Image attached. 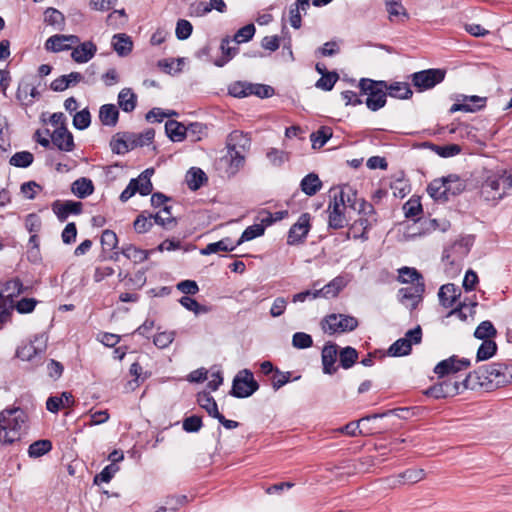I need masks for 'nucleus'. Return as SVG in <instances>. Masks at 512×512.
Segmentation results:
<instances>
[{
  "instance_id": "1",
  "label": "nucleus",
  "mask_w": 512,
  "mask_h": 512,
  "mask_svg": "<svg viewBox=\"0 0 512 512\" xmlns=\"http://www.w3.org/2000/svg\"><path fill=\"white\" fill-rule=\"evenodd\" d=\"M466 387L471 390L484 388L492 390L512 384V366L504 363H492L480 367L465 377Z\"/></svg>"
},
{
  "instance_id": "2",
  "label": "nucleus",
  "mask_w": 512,
  "mask_h": 512,
  "mask_svg": "<svg viewBox=\"0 0 512 512\" xmlns=\"http://www.w3.org/2000/svg\"><path fill=\"white\" fill-rule=\"evenodd\" d=\"M27 420L26 412L19 407L2 410L0 412V443L10 445L20 440Z\"/></svg>"
},
{
  "instance_id": "3",
  "label": "nucleus",
  "mask_w": 512,
  "mask_h": 512,
  "mask_svg": "<svg viewBox=\"0 0 512 512\" xmlns=\"http://www.w3.org/2000/svg\"><path fill=\"white\" fill-rule=\"evenodd\" d=\"M351 195L355 196V191L349 185H344L339 193L335 194L333 202L328 207L330 228L341 229L347 224L345 210L351 201Z\"/></svg>"
},
{
  "instance_id": "4",
  "label": "nucleus",
  "mask_w": 512,
  "mask_h": 512,
  "mask_svg": "<svg viewBox=\"0 0 512 512\" xmlns=\"http://www.w3.org/2000/svg\"><path fill=\"white\" fill-rule=\"evenodd\" d=\"M386 81H374L371 79H361L359 82V88L362 93L367 95L366 105L372 111H377L385 106L387 92Z\"/></svg>"
},
{
  "instance_id": "5",
  "label": "nucleus",
  "mask_w": 512,
  "mask_h": 512,
  "mask_svg": "<svg viewBox=\"0 0 512 512\" xmlns=\"http://www.w3.org/2000/svg\"><path fill=\"white\" fill-rule=\"evenodd\" d=\"M321 326L325 333H344L355 330L358 326V320L349 315L330 314L322 320Z\"/></svg>"
},
{
  "instance_id": "6",
  "label": "nucleus",
  "mask_w": 512,
  "mask_h": 512,
  "mask_svg": "<svg viewBox=\"0 0 512 512\" xmlns=\"http://www.w3.org/2000/svg\"><path fill=\"white\" fill-rule=\"evenodd\" d=\"M153 172V169H146L138 176V178L131 179L127 187L120 194V200L122 202H126L137 192L142 196L149 195L153 189V185L150 180Z\"/></svg>"
},
{
  "instance_id": "7",
  "label": "nucleus",
  "mask_w": 512,
  "mask_h": 512,
  "mask_svg": "<svg viewBox=\"0 0 512 512\" xmlns=\"http://www.w3.org/2000/svg\"><path fill=\"white\" fill-rule=\"evenodd\" d=\"M422 329L418 325L415 328L408 330L403 338L396 340L388 349L391 356L399 357L409 355L412 350V345L421 343Z\"/></svg>"
},
{
  "instance_id": "8",
  "label": "nucleus",
  "mask_w": 512,
  "mask_h": 512,
  "mask_svg": "<svg viewBox=\"0 0 512 512\" xmlns=\"http://www.w3.org/2000/svg\"><path fill=\"white\" fill-rule=\"evenodd\" d=\"M465 384V378L462 381H458L455 377H449L431 386L426 391V394L436 399L453 397L465 389H470Z\"/></svg>"
},
{
  "instance_id": "9",
  "label": "nucleus",
  "mask_w": 512,
  "mask_h": 512,
  "mask_svg": "<svg viewBox=\"0 0 512 512\" xmlns=\"http://www.w3.org/2000/svg\"><path fill=\"white\" fill-rule=\"evenodd\" d=\"M259 388L251 371L244 369L240 371L233 380L231 395L236 398L251 396Z\"/></svg>"
},
{
  "instance_id": "10",
  "label": "nucleus",
  "mask_w": 512,
  "mask_h": 512,
  "mask_svg": "<svg viewBox=\"0 0 512 512\" xmlns=\"http://www.w3.org/2000/svg\"><path fill=\"white\" fill-rule=\"evenodd\" d=\"M445 74V70L442 69L422 70L413 73L411 75V81L414 87L419 91H425L441 83L445 78Z\"/></svg>"
},
{
  "instance_id": "11",
  "label": "nucleus",
  "mask_w": 512,
  "mask_h": 512,
  "mask_svg": "<svg viewBox=\"0 0 512 512\" xmlns=\"http://www.w3.org/2000/svg\"><path fill=\"white\" fill-rule=\"evenodd\" d=\"M470 366V360L467 358H459L453 355L445 360L440 361L434 368V373L439 378L454 375L459 371L465 370Z\"/></svg>"
},
{
  "instance_id": "12",
  "label": "nucleus",
  "mask_w": 512,
  "mask_h": 512,
  "mask_svg": "<svg viewBox=\"0 0 512 512\" xmlns=\"http://www.w3.org/2000/svg\"><path fill=\"white\" fill-rule=\"evenodd\" d=\"M512 178L511 176L500 175L489 177L483 184V193L487 194L493 199L502 198L506 190L511 188Z\"/></svg>"
},
{
  "instance_id": "13",
  "label": "nucleus",
  "mask_w": 512,
  "mask_h": 512,
  "mask_svg": "<svg viewBox=\"0 0 512 512\" xmlns=\"http://www.w3.org/2000/svg\"><path fill=\"white\" fill-rule=\"evenodd\" d=\"M472 241L470 238H461L444 250L443 258L452 265H459L469 254Z\"/></svg>"
},
{
  "instance_id": "14",
  "label": "nucleus",
  "mask_w": 512,
  "mask_h": 512,
  "mask_svg": "<svg viewBox=\"0 0 512 512\" xmlns=\"http://www.w3.org/2000/svg\"><path fill=\"white\" fill-rule=\"evenodd\" d=\"M424 291V283H415L413 285L401 288L398 292L399 301L406 308L414 310L421 302Z\"/></svg>"
},
{
  "instance_id": "15",
  "label": "nucleus",
  "mask_w": 512,
  "mask_h": 512,
  "mask_svg": "<svg viewBox=\"0 0 512 512\" xmlns=\"http://www.w3.org/2000/svg\"><path fill=\"white\" fill-rule=\"evenodd\" d=\"M46 343L47 338L45 335L36 336L33 341L18 348L17 357L23 361H32L46 350Z\"/></svg>"
},
{
  "instance_id": "16",
  "label": "nucleus",
  "mask_w": 512,
  "mask_h": 512,
  "mask_svg": "<svg viewBox=\"0 0 512 512\" xmlns=\"http://www.w3.org/2000/svg\"><path fill=\"white\" fill-rule=\"evenodd\" d=\"M449 181H457L456 174H450L445 177L434 179L427 186V193L431 198L436 201L446 202L449 199V188H446V183Z\"/></svg>"
},
{
  "instance_id": "17",
  "label": "nucleus",
  "mask_w": 512,
  "mask_h": 512,
  "mask_svg": "<svg viewBox=\"0 0 512 512\" xmlns=\"http://www.w3.org/2000/svg\"><path fill=\"white\" fill-rule=\"evenodd\" d=\"M310 214L303 213L298 221L293 224L288 232L287 243L294 245L302 242L310 230Z\"/></svg>"
},
{
  "instance_id": "18",
  "label": "nucleus",
  "mask_w": 512,
  "mask_h": 512,
  "mask_svg": "<svg viewBox=\"0 0 512 512\" xmlns=\"http://www.w3.org/2000/svg\"><path fill=\"white\" fill-rule=\"evenodd\" d=\"M82 203L72 200H56L51 208L58 220L64 222L71 214L79 215L82 212Z\"/></svg>"
},
{
  "instance_id": "19",
  "label": "nucleus",
  "mask_w": 512,
  "mask_h": 512,
  "mask_svg": "<svg viewBox=\"0 0 512 512\" xmlns=\"http://www.w3.org/2000/svg\"><path fill=\"white\" fill-rule=\"evenodd\" d=\"M52 143L61 151L70 152L74 149L73 135L65 126H60L51 134Z\"/></svg>"
},
{
  "instance_id": "20",
  "label": "nucleus",
  "mask_w": 512,
  "mask_h": 512,
  "mask_svg": "<svg viewBox=\"0 0 512 512\" xmlns=\"http://www.w3.org/2000/svg\"><path fill=\"white\" fill-rule=\"evenodd\" d=\"M460 295V288L453 283L442 285L438 292L439 301L445 308L455 305Z\"/></svg>"
},
{
  "instance_id": "21",
  "label": "nucleus",
  "mask_w": 512,
  "mask_h": 512,
  "mask_svg": "<svg viewBox=\"0 0 512 512\" xmlns=\"http://www.w3.org/2000/svg\"><path fill=\"white\" fill-rule=\"evenodd\" d=\"M96 52V45L92 41H86L73 49L71 57L77 63H86L94 57Z\"/></svg>"
},
{
  "instance_id": "22",
  "label": "nucleus",
  "mask_w": 512,
  "mask_h": 512,
  "mask_svg": "<svg viewBox=\"0 0 512 512\" xmlns=\"http://www.w3.org/2000/svg\"><path fill=\"white\" fill-rule=\"evenodd\" d=\"M337 345L327 343L322 349V364L325 374H333L336 372L335 362L337 359Z\"/></svg>"
},
{
  "instance_id": "23",
  "label": "nucleus",
  "mask_w": 512,
  "mask_h": 512,
  "mask_svg": "<svg viewBox=\"0 0 512 512\" xmlns=\"http://www.w3.org/2000/svg\"><path fill=\"white\" fill-rule=\"evenodd\" d=\"M345 286V279L341 276H338L323 286L321 289L314 290L313 298H318L320 296L325 298L335 297Z\"/></svg>"
},
{
  "instance_id": "24",
  "label": "nucleus",
  "mask_w": 512,
  "mask_h": 512,
  "mask_svg": "<svg viewBox=\"0 0 512 512\" xmlns=\"http://www.w3.org/2000/svg\"><path fill=\"white\" fill-rule=\"evenodd\" d=\"M83 80V75L79 72H71L68 75H62L56 79H54L51 84L50 88L53 91L56 92H62L66 90L70 86H74L77 83L81 82Z\"/></svg>"
},
{
  "instance_id": "25",
  "label": "nucleus",
  "mask_w": 512,
  "mask_h": 512,
  "mask_svg": "<svg viewBox=\"0 0 512 512\" xmlns=\"http://www.w3.org/2000/svg\"><path fill=\"white\" fill-rule=\"evenodd\" d=\"M74 397L70 392H63L60 396H51L47 399L46 408L52 413H57L61 408L71 407Z\"/></svg>"
},
{
  "instance_id": "26",
  "label": "nucleus",
  "mask_w": 512,
  "mask_h": 512,
  "mask_svg": "<svg viewBox=\"0 0 512 512\" xmlns=\"http://www.w3.org/2000/svg\"><path fill=\"white\" fill-rule=\"evenodd\" d=\"M119 119V111L114 104H104L99 110V120L104 126L114 127Z\"/></svg>"
},
{
  "instance_id": "27",
  "label": "nucleus",
  "mask_w": 512,
  "mask_h": 512,
  "mask_svg": "<svg viewBox=\"0 0 512 512\" xmlns=\"http://www.w3.org/2000/svg\"><path fill=\"white\" fill-rule=\"evenodd\" d=\"M112 46L119 56L124 57L132 51L133 42L127 34L119 33L113 36Z\"/></svg>"
},
{
  "instance_id": "28",
  "label": "nucleus",
  "mask_w": 512,
  "mask_h": 512,
  "mask_svg": "<svg viewBox=\"0 0 512 512\" xmlns=\"http://www.w3.org/2000/svg\"><path fill=\"white\" fill-rule=\"evenodd\" d=\"M392 412L393 411H387V412L382 413V414H373V415H370V416H365V417L361 418L360 420H358L357 422H355V421L349 422L345 426L341 427L339 429V431L341 433H344V434H347L349 436L355 437V436H357L359 434H363V431L361 429H359L360 424H363L364 422H367L370 419H376V418L385 417V416L388 415V413H392Z\"/></svg>"
},
{
  "instance_id": "29",
  "label": "nucleus",
  "mask_w": 512,
  "mask_h": 512,
  "mask_svg": "<svg viewBox=\"0 0 512 512\" xmlns=\"http://www.w3.org/2000/svg\"><path fill=\"white\" fill-rule=\"evenodd\" d=\"M249 146V139L238 130L232 131L226 140V147L228 152L236 151V150H244Z\"/></svg>"
},
{
  "instance_id": "30",
  "label": "nucleus",
  "mask_w": 512,
  "mask_h": 512,
  "mask_svg": "<svg viewBox=\"0 0 512 512\" xmlns=\"http://www.w3.org/2000/svg\"><path fill=\"white\" fill-rule=\"evenodd\" d=\"M385 89L387 95L398 99H409L413 95L409 84L406 82L387 83V87H385Z\"/></svg>"
},
{
  "instance_id": "31",
  "label": "nucleus",
  "mask_w": 512,
  "mask_h": 512,
  "mask_svg": "<svg viewBox=\"0 0 512 512\" xmlns=\"http://www.w3.org/2000/svg\"><path fill=\"white\" fill-rule=\"evenodd\" d=\"M137 96L130 88H123L118 94V105L124 112H132L136 108Z\"/></svg>"
},
{
  "instance_id": "32",
  "label": "nucleus",
  "mask_w": 512,
  "mask_h": 512,
  "mask_svg": "<svg viewBox=\"0 0 512 512\" xmlns=\"http://www.w3.org/2000/svg\"><path fill=\"white\" fill-rule=\"evenodd\" d=\"M17 99L22 102L23 105H31L35 98L40 96V93L37 89L28 84V83H20L17 90Z\"/></svg>"
},
{
  "instance_id": "33",
  "label": "nucleus",
  "mask_w": 512,
  "mask_h": 512,
  "mask_svg": "<svg viewBox=\"0 0 512 512\" xmlns=\"http://www.w3.org/2000/svg\"><path fill=\"white\" fill-rule=\"evenodd\" d=\"M300 187L306 195L313 196L322 188V182L317 174L310 173L301 180Z\"/></svg>"
},
{
  "instance_id": "34",
  "label": "nucleus",
  "mask_w": 512,
  "mask_h": 512,
  "mask_svg": "<svg viewBox=\"0 0 512 512\" xmlns=\"http://www.w3.org/2000/svg\"><path fill=\"white\" fill-rule=\"evenodd\" d=\"M168 137L174 142H180L186 138V126L175 120H169L165 124Z\"/></svg>"
},
{
  "instance_id": "35",
  "label": "nucleus",
  "mask_w": 512,
  "mask_h": 512,
  "mask_svg": "<svg viewBox=\"0 0 512 512\" xmlns=\"http://www.w3.org/2000/svg\"><path fill=\"white\" fill-rule=\"evenodd\" d=\"M197 401L199 405L207 411L209 416L213 418L219 416L220 412L218 411L217 403L209 392H200L197 396Z\"/></svg>"
},
{
  "instance_id": "36",
  "label": "nucleus",
  "mask_w": 512,
  "mask_h": 512,
  "mask_svg": "<svg viewBox=\"0 0 512 512\" xmlns=\"http://www.w3.org/2000/svg\"><path fill=\"white\" fill-rule=\"evenodd\" d=\"M120 253L134 263L144 262L148 258L146 250H142L132 244L122 246Z\"/></svg>"
},
{
  "instance_id": "37",
  "label": "nucleus",
  "mask_w": 512,
  "mask_h": 512,
  "mask_svg": "<svg viewBox=\"0 0 512 512\" xmlns=\"http://www.w3.org/2000/svg\"><path fill=\"white\" fill-rule=\"evenodd\" d=\"M72 192L79 198H86L94 191L93 183L90 179L80 178L73 182Z\"/></svg>"
},
{
  "instance_id": "38",
  "label": "nucleus",
  "mask_w": 512,
  "mask_h": 512,
  "mask_svg": "<svg viewBox=\"0 0 512 512\" xmlns=\"http://www.w3.org/2000/svg\"><path fill=\"white\" fill-rule=\"evenodd\" d=\"M207 180L205 173L200 168H191L186 175V182L191 190H197Z\"/></svg>"
},
{
  "instance_id": "39",
  "label": "nucleus",
  "mask_w": 512,
  "mask_h": 512,
  "mask_svg": "<svg viewBox=\"0 0 512 512\" xmlns=\"http://www.w3.org/2000/svg\"><path fill=\"white\" fill-rule=\"evenodd\" d=\"M433 152L443 158H449L458 155L461 152V147L458 144H449L445 146H439L432 143H426Z\"/></svg>"
},
{
  "instance_id": "40",
  "label": "nucleus",
  "mask_w": 512,
  "mask_h": 512,
  "mask_svg": "<svg viewBox=\"0 0 512 512\" xmlns=\"http://www.w3.org/2000/svg\"><path fill=\"white\" fill-rule=\"evenodd\" d=\"M229 38H224L221 41L220 49L222 51V57L215 61V65L218 67L224 66L228 63L238 52V48L229 46Z\"/></svg>"
},
{
  "instance_id": "41",
  "label": "nucleus",
  "mask_w": 512,
  "mask_h": 512,
  "mask_svg": "<svg viewBox=\"0 0 512 512\" xmlns=\"http://www.w3.org/2000/svg\"><path fill=\"white\" fill-rule=\"evenodd\" d=\"M52 449L50 440L42 439L33 442L28 448V454L32 458H38L47 454Z\"/></svg>"
},
{
  "instance_id": "42",
  "label": "nucleus",
  "mask_w": 512,
  "mask_h": 512,
  "mask_svg": "<svg viewBox=\"0 0 512 512\" xmlns=\"http://www.w3.org/2000/svg\"><path fill=\"white\" fill-rule=\"evenodd\" d=\"M45 49L52 52H60L70 49V44L65 41V35H53L45 42Z\"/></svg>"
},
{
  "instance_id": "43",
  "label": "nucleus",
  "mask_w": 512,
  "mask_h": 512,
  "mask_svg": "<svg viewBox=\"0 0 512 512\" xmlns=\"http://www.w3.org/2000/svg\"><path fill=\"white\" fill-rule=\"evenodd\" d=\"M399 281L410 285L424 283L422 275L415 268L410 267L399 269Z\"/></svg>"
},
{
  "instance_id": "44",
  "label": "nucleus",
  "mask_w": 512,
  "mask_h": 512,
  "mask_svg": "<svg viewBox=\"0 0 512 512\" xmlns=\"http://www.w3.org/2000/svg\"><path fill=\"white\" fill-rule=\"evenodd\" d=\"M332 137V131L329 127H321L310 136L312 147L314 149L322 148L327 141Z\"/></svg>"
},
{
  "instance_id": "45",
  "label": "nucleus",
  "mask_w": 512,
  "mask_h": 512,
  "mask_svg": "<svg viewBox=\"0 0 512 512\" xmlns=\"http://www.w3.org/2000/svg\"><path fill=\"white\" fill-rule=\"evenodd\" d=\"M44 21L57 29H63L65 18L64 15L55 8H47L44 12Z\"/></svg>"
},
{
  "instance_id": "46",
  "label": "nucleus",
  "mask_w": 512,
  "mask_h": 512,
  "mask_svg": "<svg viewBox=\"0 0 512 512\" xmlns=\"http://www.w3.org/2000/svg\"><path fill=\"white\" fill-rule=\"evenodd\" d=\"M154 222L164 228L176 224V219L171 214V206L165 205L162 210L154 215Z\"/></svg>"
},
{
  "instance_id": "47",
  "label": "nucleus",
  "mask_w": 512,
  "mask_h": 512,
  "mask_svg": "<svg viewBox=\"0 0 512 512\" xmlns=\"http://www.w3.org/2000/svg\"><path fill=\"white\" fill-rule=\"evenodd\" d=\"M496 351H497V345L493 340H491V339L484 340L482 342V344L480 345V347L478 348L476 360L477 361L487 360V359L491 358L492 356H494Z\"/></svg>"
},
{
  "instance_id": "48",
  "label": "nucleus",
  "mask_w": 512,
  "mask_h": 512,
  "mask_svg": "<svg viewBox=\"0 0 512 512\" xmlns=\"http://www.w3.org/2000/svg\"><path fill=\"white\" fill-rule=\"evenodd\" d=\"M358 359V352L352 347H345L340 351L339 360L340 365L344 369L351 368Z\"/></svg>"
},
{
  "instance_id": "49",
  "label": "nucleus",
  "mask_w": 512,
  "mask_h": 512,
  "mask_svg": "<svg viewBox=\"0 0 512 512\" xmlns=\"http://www.w3.org/2000/svg\"><path fill=\"white\" fill-rule=\"evenodd\" d=\"M34 156L32 153L28 151H21L15 153L9 160L10 165L19 167V168H26L30 166L33 163Z\"/></svg>"
},
{
  "instance_id": "50",
  "label": "nucleus",
  "mask_w": 512,
  "mask_h": 512,
  "mask_svg": "<svg viewBox=\"0 0 512 512\" xmlns=\"http://www.w3.org/2000/svg\"><path fill=\"white\" fill-rule=\"evenodd\" d=\"M497 331L490 321L481 322L474 332V336L481 340H488L496 335Z\"/></svg>"
},
{
  "instance_id": "51",
  "label": "nucleus",
  "mask_w": 512,
  "mask_h": 512,
  "mask_svg": "<svg viewBox=\"0 0 512 512\" xmlns=\"http://www.w3.org/2000/svg\"><path fill=\"white\" fill-rule=\"evenodd\" d=\"M265 228L261 224H254L248 226L244 232L242 233L240 239L237 241L236 245H240L246 241L253 240L256 237L262 236L264 234Z\"/></svg>"
},
{
  "instance_id": "52",
  "label": "nucleus",
  "mask_w": 512,
  "mask_h": 512,
  "mask_svg": "<svg viewBox=\"0 0 512 512\" xmlns=\"http://www.w3.org/2000/svg\"><path fill=\"white\" fill-rule=\"evenodd\" d=\"M252 84L247 82H234L229 85L228 92L231 96L237 97V98H243L250 95V90Z\"/></svg>"
},
{
  "instance_id": "53",
  "label": "nucleus",
  "mask_w": 512,
  "mask_h": 512,
  "mask_svg": "<svg viewBox=\"0 0 512 512\" xmlns=\"http://www.w3.org/2000/svg\"><path fill=\"white\" fill-rule=\"evenodd\" d=\"M339 75L337 72L332 71L326 74H323L320 79L317 80L315 86L318 89L324 91H330L334 87L335 83L338 81Z\"/></svg>"
},
{
  "instance_id": "54",
  "label": "nucleus",
  "mask_w": 512,
  "mask_h": 512,
  "mask_svg": "<svg viewBox=\"0 0 512 512\" xmlns=\"http://www.w3.org/2000/svg\"><path fill=\"white\" fill-rule=\"evenodd\" d=\"M179 302L184 308L194 312L196 315L209 312V308L207 306L199 304L195 299L189 296L181 297Z\"/></svg>"
},
{
  "instance_id": "55",
  "label": "nucleus",
  "mask_w": 512,
  "mask_h": 512,
  "mask_svg": "<svg viewBox=\"0 0 512 512\" xmlns=\"http://www.w3.org/2000/svg\"><path fill=\"white\" fill-rule=\"evenodd\" d=\"M403 211L406 218H415L422 213V205L419 198H410L404 205Z\"/></svg>"
},
{
  "instance_id": "56",
  "label": "nucleus",
  "mask_w": 512,
  "mask_h": 512,
  "mask_svg": "<svg viewBox=\"0 0 512 512\" xmlns=\"http://www.w3.org/2000/svg\"><path fill=\"white\" fill-rule=\"evenodd\" d=\"M118 465L111 463L103 468V470L94 477V484L109 483L114 475L118 472Z\"/></svg>"
},
{
  "instance_id": "57",
  "label": "nucleus",
  "mask_w": 512,
  "mask_h": 512,
  "mask_svg": "<svg viewBox=\"0 0 512 512\" xmlns=\"http://www.w3.org/2000/svg\"><path fill=\"white\" fill-rule=\"evenodd\" d=\"M152 219L154 220L153 214H149L148 216L140 214L133 224L135 231L139 234L148 232L153 226Z\"/></svg>"
},
{
  "instance_id": "58",
  "label": "nucleus",
  "mask_w": 512,
  "mask_h": 512,
  "mask_svg": "<svg viewBox=\"0 0 512 512\" xmlns=\"http://www.w3.org/2000/svg\"><path fill=\"white\" fill-rule=\"evenodd\" d=\"M229 239H222L217 242L209 243L205 248L201 250V254L203 255H210L214 254L220 251H232L234 249V246L228 245Z\"/></svg>"
},
{
  "instance_id": "59",
  "label": "nucleus",
  "mask_w": 512,
  "mask_h": 512,
  "mask_svg": "<svg viewBox=\"0 0 512 512\" xmlns=\"http://www.w3.org/2000/svg\"><path fill=\"white\" fill-rule=\"evenodd\" d=\"M266 157L269 160L270 164L276 167L281 166L289 159L287 152L276 148H270L266 153Z\"/></svg>"
},
{
  "instance_id": "60",
  "label": "nucleus",
  "mask_w": 512,
  "mask_h": 512,
  "mask_svg": "<svg viewBox=\"0 0 512 512\" xmlns=\"http://www.w3.org/2000/svg\"><path fill=\"white\" fill-rule=\"evenodd\" d=\"M348 207L363 215H368L374 212V208L370 203L366 202L364 199H357L356 195H351V201L348 203Z\"/></svg>"
},
{
  "instance_id": "61",
  "label": "nucleus",
  "mask_w": 512,
  "mask_h": 512,
  "mask_svg": "<svg viewBox=\"0 0 512 512\" xmlns=\"http://www.w3.org/2000/svg\"><path fill=\"white\" fill-rule=\"evenodd\" d=\"M91 123V115L88 109L77 112L73 117V126L78 130H84Z\"/></svg>"
},
{
  "instance_id": "62",
  "label": "nucleus",
  "mask_w": 512,
  "mask_h": 512,
  "mask_svg": "<svg viewBox=\"0 0 512 512\" xmlns=\"http://www.w3.org/2000/svg\"><path fill=\"white\" fill-rule=\"evenodd\" d=\"M254 24H247L240 28L234 35V41L238 44L251 40L255 34Z\"/></svg>"
},
{
  "instance_id": "63",
  "label": "nucleus",
  "mask_w": 512,
  "mask_h": 512,
  "mask_svg": "<svg viewBox=\"0 0 512 512\" xmlns=\"http://www.w3.org/2000/svg\"><path fill=\"white\" fill-rule=\"evenodd\" d=\"M175 331H164L155 335L153 342L154 344L160 348H167L175 339Z\"/></svg>"
},
{
  "instance_id": "64",
  "label": "nucleus",
  "mask_w": 512,
  "mask_h": 512,
  "mask_svg": "<svg viewBox=\"0 0 512 512\" xmlns=\"http://www.w3.org/2000/svg\"><path fill=\"white\" fill-rule=\"evenodd\" d=\"M313 344L312 337L304 332H296L292 337V345L297 349H306Z\"/></svg>"
}]
</instances>
